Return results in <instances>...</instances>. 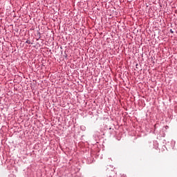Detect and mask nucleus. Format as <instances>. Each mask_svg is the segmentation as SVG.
Listing matches in <instances>:
<instances>
[{"mask_svg":"<svg viewBox=\"0 0 177 177\" xmlns=\"http://www.w3.org/2000/svg\"><path fill=\"white\" fill-rule=\"evenodd\" d=\"M26 44H28L30 45V44H31V41H30V40H27V41H26Z\"/></svg>","mask_w":177,"mask_h":177,"instance_id":"obj_1","label":"nucleus"}]
</instances>
